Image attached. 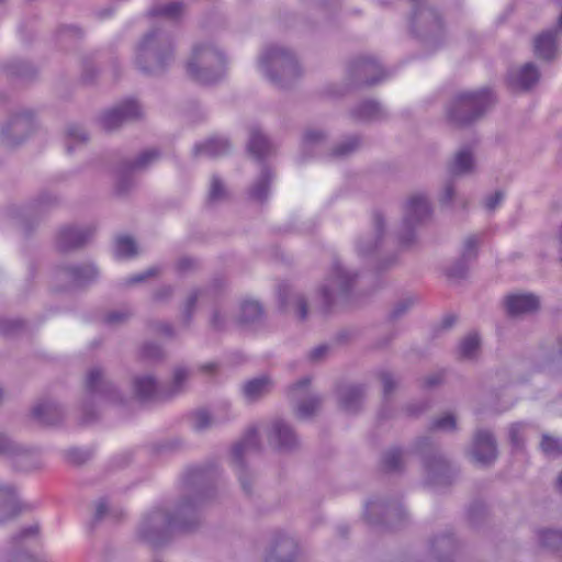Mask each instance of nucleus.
<instances>
[{
    "instance_id": "obj_5",
    "label": "nucleus",
    "mask_w": 562,
    "mask_h": 562,
    "mask_svg": "<svg viewBox=\"0 0 562 562\" xmlns=\"http://www.w3.org/2000/svg\"><path fill=\"white\" fill-rule=\"evenodd\" d=\"M358 273L346 269L338 260L333 266L317 289L322 308L328 311L334 305L347 299L348 294L356 284Z\"/></svg>"
},
{
    "instance_id": "obj_26",
    "label": "nucleus",
    "mask_w": 562,
    "mask_h": 562,
    "mask_svg": "<svg viewBox=\"0 0 562 562\" xmlns=\"http://www.w3.org/2000/svg\"><path fill=\"white\" fill-rule=\"evenodd\" d=\"M31 416L42 426H52L63 419L64 413L54 401L44 398L33 405Z\"/></svg>"
},
{
    "instance_id": "obj_24",
    "label": "nucleus",
    "mask_w": 562,
    "mask_h": 562,
    "mask_svg": "<svg viewBox=\"0 0 562 562\" xmlns=\"http://www.w3.org/2000/svg\"><path fill=\"white\" fill-rule=\"evenodd\" d=\"M476 159L470 146H463L456 151L448 162L447 170L451 177L470 176L475 171Z\"/></svg>"
},
{
    "instance_id": "obj_11",
    "label": "nucleus",
    "mask_w": 562,
    "mask_h": 562,
    "mask_svg": "<svg viewBox=\"0 0 562 562\" xmlns=\"http://www.w3.org/2000/svg\"><path fill=\"white\" fill-rule=\"evenodd\" d=\"M34 130V119L30 111L12 115L0 128V139L7 147L23 142Z\"/></svg>"
},
{
    "instance_id": "obj_54",
    "label": "nucleus",
    "mask_w": 562,
    "mask_h": 562,
    "mask_svg": "<svg viewBox=\"0 0 562 562\" xmlns=\"http://www.w3.org/2000/svg\"><path fill=\"white\" fill-rule=\"evenodd\" d=\"M541 450L547 456H560L562 454V440L555 439L553 437H550L548 435H544L542 437L541 443H540Z\"/></svg>"
},
{
    "instance_id": "obj_17",
    "label": "nucleus",
    "mask_w": 562,
    "mask_h": 562,
    "mask_svg": "<svg viewBox=\"0 0 562 562\" xmlns=\"http://www.w3.org/2000/svg\"><path fill=\"white\" fill-rule=\"evenodd\" d=\"M471 456L476 463L490 465L497 458L496 441L492 432L480 429L473 437Z\"/></svg>"
},
{
    "instance_id": "obj_12",
    "label": "nucleus",
    "mask_w": 562,
    "mask_h": 562,
    "mask_svg": "<svg viewBox=\"0 0 562 562\" xmlns=\"http://www.w3.org/2000/svg\"><path fill=\"white\" fill-rule=\"evenodd\" d=\"M310 378H303L293 384L289 391V397L295 403V414L299 418L306 419L313 416L321 406L318 395L310 392Z\"/></svg>"
},
{
    "instance_id": "obj_28",
    "label": "nucleus",
    "mask_w": 562,
    "mask_h": 562,
    "mask_svg": "<svg viewBox=\"0 0 562 562\" xmlns=\"http://www.w3.org/2000/svg\"><path fill=\"white\" fill-rule=\"evenodd\" d=\"M281 307L289 313H294L300 319L307 316V303L305 297L295 292L290 285H282L279 290Z\"/></svg>"
},
{
    "instance_id": "obj_30",
    "label": "nucleus",
    "mask_w": 562,
    "mask_h": 562,
    "mask_svg": "<svg viewBox=\"0 0 562 562\" xmlns=\"http://www.w3.org/2000/svg\"><path fill=\"white\" fill-rule=\"evenodd\" d=\"M21 509L15 490L9 485H0V524L14 518Z\"/></svg>"
},
{
    "instance_id": "obj_7",
    "label": "nucleus",
    "mask_w": 562,
    "mask_h": 562,
    "mask_svg": "<svg viewBox=\"0 0 562 562\" xmlns=\"http://www.w3.org/2000/svg\"><path fill=\"white\" fill-rule=\"evenodd\" d=\"M373 228L374 235L363 236L357 241V252L360 257L372 258L374 260L373 268L378 271H384L396 265L397 256L383 255L385 228V218L383 214L374 213Z\"/></svg>"
},
{
    "instance_id": "obj_20",
    "label": "nucleus",
    "mask_w": 562,
    "mask_h": 562,
    "mask_svg": "<svg viewBox=\"0 0 562 562\" xmlns=\"http://www.w3.org/2000/svg\"><path fill=\"white\" fill-rule=\"evenodd\" d=\"M269 442L276 445L279 450L292 451L299 447V438L293 428L282 419L272 422L268 432Z\"/></svg>"
},
{
    "instance_id": "obj_36",
    "label": "nucleus",
    "mask_w": 562,
    "mask_h": 562,
    "mask_svg": "<svg viewBox=\"0 0 562 562\" xmlns=\"http://www.w3.org/2000/svg\"><path fill=\"white\" fill-rule=\"evenodd\" d=\"M160 158L159 150L149 148L140 153L134 160L126 161L122 165L120 172L125 176L131 172L146 170Z\"/></svg>"
},
{
    "instance_id": "obj_35",
    "label": "nucleus",
    "mask_w": 562,
    "mask_h": 562,
    "mask_svg": "<svg viewBox=\"0 0 562 562\" xmlns=\"http://www.w3.org/2000/svg\"><path fill=\"white\" fill-rule=\"evenodd\" d=\"M231 144L225 137H212L204 143L194 146V156H204L210 158L220 157L228 153Z\"/></svg>"
},
{
    "instance_id": "obj_9",
    "label": "nucleus",
    "mask_w": 562,
    "mask_h": 562,
    "mask_svg": "<svg viewBox=\"0 0 562 562\" xmlns=\"http://www.w3.org/2000/svg\"><path fill=\"white\" fill-rule=\"evenodd\" d=\"M411 1L414 2V10L409 20L412 32L425 41H437L443 32L440 14L435 8L420 0Z\"/></svg>"
},
{
    "instance_id": "obj_40",
    "label": "nucleus",
    "mask_w": 562,
    "mask_h": 562,
    "mask_svg": "<svg viewBox=\"0 0 562 562\" xmlns=\"http://www.w3.org/2000/svg\"><path fill=\"white\" fill-rule=\"evenodd\" d=\"M272 180V173L268 168H263L255 181L254 186L250 188V196L256 201H265L269 194V187Z\"/></svg>"
},
{
    "instance_id": "obj_37",
    "label": "nucleus",
    "mask_w": 562,
    "mask_h": 562,
    "mask_svg": "<svg viewBox=\"0 0 562 562\" xmlns=\"http://www.w3.org/2000/svg\"><path fill=\"white\" fill-rule=\"evenodd\" d=\"M351 115L363 122L382 120L385 116L384 109L375 101H362L352 111Z\"/></svg>"
},
{
    "instance_id": "obj_4",
    "label": "nucleus",
    "mask_w": 562,
    "mask_h": 562,
    "mask_svg": "<svg viewBox=\"0 0 562 562\" xmlns=\"http://www.w3.org/2000/svg\"><path fill=\"white\" fill-rule=\"evenodd\" d=\"M258 64L267 79L280 87L290 85L301 76V67L294 53L280 45L266 46Z\"/></svg>"
},
{
    "instance_id": "obj_10",
    "label": "nucleus",
    "mask_w": 562,
    "mask_h": 562,
    "mask_svg": "<svg viewBox=\"0 0 562 562\" xmlns=\"http://www.w3.org/2000/svg\"><path fill=\"white\" fill-rule=\"evenodd\" d=\"M417 449L424 458L427 482L431 485L448 484L452 474L449 462L441 454L432 452L431 443L427 438L418 440Z\"/></svg>"
},
{
    "instance_id": "obj_13",
    "label": "nucleus",
    "mask_w": 562,
    "mask_h": 562,
    "mask_svg": "<svg viewBox=\"0 0 562 562\" xmlns=\"http://www.w3.org/2000/svg\"><path fill=\"white\" fill-rule=\"evenodd\" d=\"M348 71L358 83L363 85H375L387 76V72L372 56L356 58L349 65Z\"/></svg>"
},
{
    "instance_id": "obj_51",
    "label": "nucleus",
    "mask_w": 562,
    "mask_h": 562,
    "mask_svg": "<svg viewBox=\"0 0 562 562\" xmlns=\"http://www.w3.org/2000/svg\"><path fill=\"white\" fill-rule=\"evenodd\" d=\"M529 428L526 423H514L509 426V440L515 448H521L524 445V435Z\"/></svg>"
},
{
    "instance_id": "obj_14",
    "label": "nucleus",
    "mask_w": 562,
    "mask_h": 562,
    "mask_svg": "<svg viewBox=\"0 0 562 562\" xmlns=\"http://www.w3.org/2000/svg\"><path fill=\"white\" fill-rule=\"evenodd\" d=\"M260 449V439L255 428L249 429L244 438L237 442L232 451L233 460L238 465V477L243 490L246 494L251 493L250 482L247 472L243 467V458L251 452H257Z\"/></svg>"
},
{
    "instance_id": "obj_45",
    "label": "nucleus",
    "mask_w": 562,
    "mask_h": 562,
    "mask_svg": "<svg viewBox=\"0 0 562 562\" xmlns=\"http://www.w3.org/2000/svg\"><path fill=\"white\" fill-rule=\"evenodd\" d=\"M540 546L547 550H559L562 548V531L541 530L538 535Z\"/></svg>"
},
{
    "instance_id": "obj_59",
    "label": "nucleus",
    "mask_w": 562,
    "mask_h": 562,
    "mask_svg": "<svg viewBox=\"0 0 562 562\" xmlns=\"http://www.w3.org/2000/svg\"><path fill=\"white\" fill-rule=\"evenodd\" d=\"M139 355L146 360H158L162 357L164 352L160 346L151 342H146L142 346Z\"/></svg>"
},
{
    "instance_id": "obj_43",
    "label": "nucleus",
    "mask_w": 562,
    "mask_h": 562,
    "mask_svg": "<svg viewBox=\"0 0 562 562\" xmlns=\"http://www.w3.org/2000/svg\"><path fill=\"white\" fill-rule=\"evenodd\" d=\"M183 11V3L179 0H171L164 4H157L150 10L153 16H162L167 20L177 19Z\"/></svg>"
},
{
    "instance_id": "obj_55",
    "label": "nucleus",
    "mask_w": 562,
    "mask_h": 562,
    "mask_svg": "<svg viewBox=\"0 0 562 562\" xmlns=\"http://www.w3.org/2000/svg\"><path fill=\"white\" fill-rule=\"evenodd\" d=\"M360 146V139L356 136H351L344 140L333 150L335 157H345L357 150Z\"/></svg>"
},
{
    "instance_id": "obj_19",
    "label": "nucleus",
    "mask_w": 562,
    "mask_h": 562,
    "mask_svg": "<svg viewBox=\"0 0 562 562\" xmlns=\"http://www.w3.org/2000/svg\"><path fill=\"white\" fill-rule=\"evenodd\" d=\"M296 555V541L285 533H280L273 538L265 562H294Z\"/></svg>"
},
{
    "instance_id": "obj_34",
    "label": "nucleus",
    "mask_w": 562,
    "mask_h": 562,
    "mask_svg": "<svg viewBox=\"0 0 562 562\" xmlns=\"http://www.w3.org/2000/svg\"><path fill=\"white\" fill-rule=\"evenodd\" d=\"M337 394L340 407L347 413H355L360 408L364 391L360 385H342Z\"/></svg>"
},
{
    "instance_id": "obj_16",
    "label": "nucleus",
    "mask_w": 562,
    "mask_h": 562,
    "mask_svg": "<svg viewBox=\"0 0 562 562\" xmlns=\"http://www.w3.org/2000/svg\"><path fill=\"white\" fill-rule=\"evenodd\" d=\"M87 397L93 401L95 397L116 401V391L111 381L108 380L104 371L100 367L91 368L85 381Z\"/></svg>"
},
{
    "instance_id": "obj_48",
    "label": "nucleus",
    "mask_w": 562,
    "mask_h": 562,
    "mask_svg": "<svg viewBox=\"0 0 562 562\" xmlns=\"http://www.w3.org/2000/svg\"><path fill=\"white\" fill-rule=\"evenodd\" d=\"M137 254L136 244L133 238L121 236L115 241V256L117 258H132Z\"/></svg>"
},
{
    "instance_id": "obj_64",
    "label": "nucleus",
    "mask_w": 562,
    "mask_h": 562,
    "mask_svg": "<svg viewBox=\"0 0 562 562\" xmlns=\"http://www.w3.org/2000/svg\"><path fill=\"white\" fill-rule=\"evenodd\" d=\"M504 192L503 191H496L490 195H487L484 200V207L488 212H493L501 205V203L504 200Z\"/></svg>"
},
{
    "instance_id": "obj_2",
    "label": "nucleus",
    "mask_w": 562,
    "mask_h": 562,
    "mask_svg": "<svg viewBox=\"0 0 562 562\" xmlns=\"http://www.w3.org/2000/svg\"><path fill=\"white\" fill-rule=\"evenodd\" d=\"M173 61V40L160 27L147 32L137 45L135 65L144 74L160 75Z\"/></svg>"
},
{
    "instance_id": "obj_15",
    "label": "nucleus",
    "mask_w": 562,
    "mask_h": 562,
    "mask_svg": "<svg viewBox=\"0 0 562 562\" xmlns=\"http://www.w3.org/2000/svg\"><path fill=\"white\" fill-rule=\"evenodd\" d=\"M142 115L140 105L134 100H126L111 110L104 112L100 117V124L105 131H114L122 124L133 121Z\"/></svg>"
},
{
    "instance_id": "obj_53",
    "label": "nucleus",
    "mask_w": 562,
    "mask_h": 562,
    "mask_svg": "<svg viewBox=\"0 0 562 562\" xmlns=\"http://www.w3.org/2000/svg\"><path fill=\"white\" fill-rule=\"evenodd\" d=\"M431 429L442 431H453L457 429L456 416L451 413H446L442 416L434 419Z\"/></svg>"
},
{
    "instance_id": "obj_32",
    "label": "nucleus",
    "mask_w": 562,
    "mask_h": 562,
    "mask_svg": "<svg viewBox=\"0 0 562 562\" xmlns=\"http://www.w3.org/2000/svg\"><path fill=\"white\" fill-rule=\"evenodd\" d=\"M272 387L273 382L271 379L261 375L245 382L241 391L245 400L249 403H254L268 395Z\"/></svg>"
},
{
    "instance_id": "obj_52",
    "label": "nucleus",
    "mask_w": 562,
    "mask_h": 562,
    "mask_svg": "<svg viewBox=\"0 0 562 562\" xmlns=\"http://www.w3.org/2000/svg\"><path fill=\"white\" fill-rule=\"evenodd\" d=\"M211 414L213 416L216 427L231 422L235 417V415L232 411L231 404H228V403H223V404L218 405L214 409V412H211Z\"/></svg>"
},
{
    "instance_id": "obj_58",
    "label": "nucleus",
    "mask_w": 562,
    "mask_h": 562,
    "mask_svg": "<svg viewBox=\"0 0 562 562\" xmlns=\"http://www.w3.org/2000/svg\"><path fill=\"white\" fill-rule=\"evenodd\" d=\"M106 516L117 517V513L109 507L108 502L104 498L99 499L94 505L93 520L100 521Z\"/></svg>"
},
{
    "instance_id": "obj_44",
    "label": "nucleus",
    "mask_w": 562,
    "mask_h": 562,
    "mask_svg": "<svg viewBox=\"0 0 562 562\" xmlns=\"http://www.w3.org/2000/svg\"><path fill=\"white\" fill-rule=\"evenodd\" d=\"M480 350V338L472 333L465 336L459 346V355L463 359H474Z\"/></svg>"
},
{
    "instance_id": "obj_49",
    "label": "nucleus",
    "mask_w": 562,
    "mask_h": 562,
    "mask_svg": "<svg viewBox=\"0 0 562 562\" xmlns=\"http://www.w3.org/2000/svg\"><path fill=\"white\" fill-rule=\"evenodd\" d=\"M405 461V452L398 448L386 451L383 456V465L387 471L400 470Z\"/></svg>"
},
{
    "instance_id": "obj_38",
    "label": "nucleus",
    "mask_w": 562,
    "mask_h": 562,
    "mask_svg": "<svg viewBox=\"0 0 562 562\" xmlns=\"http://www.w3.org/2000/svg\"><path fill=\"white\" fill-rule=\"evenodd\" d=\"M263 308L261 304L254 300L244 301L239 307L238 322L243 325H252L261 322Z\"/></svg>"
},
{
    "instance_id": "obj_29",
    "label": "nucleus",
    "mask_w": 562,
    "mask_h": 562,
    "mask_svg": "<svg viewBox=\"0 0 562 562\" xmlns=\"http://www.w3.org/2000/svg\"><path fill=\"white\" fill-rule=\"evenodd\" d=\"M533 53L542 60H553L558 56L557 30H548L533 40Z\"/></svg>"
},
{
    "instance_id": "obj_39",
    "label": "nucleus",
    "mask_w": 562,
    "mask_h": 562,
    "mask_svg": "<svg viewBox=\"0 0 562 562\" xmlns=\"http://www.w3.org/2000/svg\"><path fill=\"white\" fill-rule=\"evenodd\" d=\"M248 150L259 159L266 157L272 150L271 143L258 127L250 130Z\"/></svg>"
},
{
    "instance_id": "obj_57",
    "label": "nucleus",
    "mask_w": 562,
    "mask_h": 562,
    "mask_svg": "<svg viewBox=\"0 0 562 562\" xmlns=\"http://www.w3.org/2000/svg\"><path fill=\"white\" fill-rule=\"evenodd\" d=\"M479 244L480 237L477 235L467 237L463 244L461 257L463 259L472 260L476 256Z\"/></svg>"
},
{
    "instance_id": "obj_31",
    "label": "nucleus",
    "mask_w": 562,
    "mask_h": 562,
    "mask_svg": "<svg viewBox=\"0 0 562 562\" xmlns=\"http://www.w3.org/2000/svg\"><path fill=\"white\" fill-rule=\"evenodd\" d=\"M63 273L70 283L76 286H83L97 280L98 269L91 263L74 265L66 267Z\"/></svg>"
},
{
    "instance_id": "obj_50",
    "label": "nucleus",
    "mask_w": 562,
    "mask_h": 562,
    "mask_svg": "<svg viewBox=\"0 0 562 562\" xmlns=\"http://www.w3.org/2000/svg\"><path fill=\"white\" fill-rule=\"evenodd\" d=\"M205 295L204 290L193 291L186 301L182 311V323L184 326H189L196 302Z\"/></svg>"
},
{
    "instance_id": "obj_60",
    "label": "nucleus",
    "mask_w": 562,
    "mask_h": 562,
    "mask_svg": "<svg viewBox=\"0 0 562 562\" xmlns=\"http://www.w3.org/2000/svg\"><path fill=\"white\" fill-rule=\"evenodd\" d=\"M415 303L413 297H404L395 303L394 307L391 311V318L397 319L402 317Z\"/></svg>"
},
{
    "instance_id": "obj_56",
    "label": "nucleus",
    "mask_w": 562,
    "mask_h": 562,
    "mask_svg": "<svg viewBox=\"0 0 562 562\" xmlns=\"http://www.w3.org/2000/svg\"><path fill=\"white\" fill-rule=\"evenodd\" d=\"M226 196V190L223 182L216 176L212 177L211 187L209 192V202L216 203L224 200Z\"/></svg>"
},
{
    "instance_id": "obj_18",
    "label": "nucleus",
    "mask_w": 562,
    "mask_h": 562,
    "mask_svg": "<svg viewBox=\"0 0 562 562\" xmlns=\"http://www.w3.org/2000/svg\"><path fill=\"white\" fill-rule=\"evenodd\" d=\"M458 554L459 543L449 532L437 535L429 542V555L437 562H454Z\"/></svg>"
},
{
    "instance_id": "obj_46",
    "label": "nucleus",
    "mask_w": 562,
    "mask_h": 562,
    "mask_svg": "<svg viewBox=\"0 0 562 562\" xmlns=\"http://www.w3.org/2000/svg\"><path fill=\"white\" fill-rule=\"evenodd\" d=\"M191 424L196 431H205L216 427L211 412L204 408L198 409L192 414Z\"/></svg>"
},
{
    "instance_id": "obj_6",
    "label": "nucleus",
    "mask_w": 562,
    "mask_h": 562,
    "mask_svg": "<svg viewBox=\"0 0 562 562\" xmlns=\"http://www.w3.org/2000/svg\"><path fill=\"white\" fill-rule=\"evenodd\" d=\"M493 103V94L487 89L460 92L452 100L448 116L454 124L465 125L481 117Z\"/></svg>"
},
{
    "instance_id": "obj_21",
    "label": "nucleus",
    "mask_w": 562,
    "mask_h": 562,
    "mask_svg": "<svg viewBox=\"0 0 562 562\" xmlns=\"http://www.w3.org/2000/svg\"><path fill=\"white\" fill-rule=\"evenodd\" d=\"M91 226L65 227L57 235L56 245L60 251H69L85 245L92 236Z\"/></svg>"
},
{
    "instance_id": "obj_27",
    "label": "nucleus",
    "mask_w": 562,
    "mask_h": 562,
    "mask_svg": "<svg viewBox=\"0 0 562 562\" xmlns=\"http://www.w3.org/2000/svg\"><path fill=\"white\" fill-rule=\"evenodd\" d=\"M539 305L538 296L531 293L509 294L505 299L506 312L510 316H520L536 312Z\"/></svg>"
},
{
    "instance_id": "obj_62",
    "label": "nucleus",
    "mask_w": 562,
    "mask_h": 562,
    "mask_svg": "<svg viewBox=\"0 0 562 562\" xmlns=\"http://www.w3.org/2000/svg\"><path fill=\"white\" fill-rule=\"evenodd\" d=\"M131 316L127 310L112 311L105 315V323L109 325H119L126 322Z\"/></svg>"
},
{
    "instance_id": "obj_3",
    "label": "nucleus",
    "mask_w": 562,
    "mask_h": 562,
    "mask_svg": "<svg viewBox=\"0 0 562 562\" xmlns=\"http://www.w3.org/2000/svg\"><path fill=\"white\" fill-rule=\"evenodd\" d=\"M226 56L213 42L198 43L187 63L188 76L202 85L214 83L226 72Z\"/></svg>"
},
{
    "instance_id": "obj_25",
    "label": "nucleus",
    "mask_w": 562,
    "mask_h": 562,
    "mask_svg": "<svg viewBox=\"0 0 562 562\" xmlns=\"http://www.w3.org/2000/svg\"><path fill=\"white\" fill-rule=\"evenodd\" d=\"M135 395L143 400H166L165 386L160 385L156 378L149 373L139 374L133 380Z\"/></svg>"
},
{
    "instance_id": "obj_23",
    "label": "nucleus",
    "mask_w": 562,
    "mask_h": 562,
    "mask_svg": "<svg viewBox=\"0 0 562 562\" xmlns=\"http://www.w3.org/2000/svg\"><path fill=\"white\" fill-rule=\"evenodd\" d=\"M540 79V71L533 63H526L519 68L512 69L508 74V83L514 90L528 91Z\"/></svg>"
},
{
    "instance_id": "obj_41",
    "label": "nucleus",
    "mask_w": 562,
    "mask_h": 562,
    "mask_svg": "<svg viewBox=\"0 0 562 562\" xmlns=\"http://www.w3.org/2000/svg\"><path fill=\"white\" fill-rule=\"evenodd\" d=\"M88 140V134L86 131L77 124H70L66 128L65 144L66 149L70 154L75 146L83 145Z\"/></svg>"
},
{
    "instance_id": "obj_63",
    "label": "nucleus",
    "mask_w": 562,
    "mask_h": 562,
    "mask_svg": "<svg viewBox=\"0 0 562 562\" xmlns=\"http://www.w3.org/2000/svg\"><path fill=\"white\" fill-rule=\"evenodd\" d=\"M11 75L19 77H29L32 75V67L25 61H15L9 66Z\"/></svg>"
},
{
    "instance_id": "obj_42",
    "label": "nucleus",
    "mask_w": 562,
    "mask_h": 562,
    "mask_svg": "<svg viewBox=\"0 0 562 562\" xmlns=\"http://www.w3.org/2000/svg\"><path fill=\"white\" fill-rule=\"evenodd\" d=\"M189 376L190 372L186 367L179 366L175 368L171 383L168 387H165L166 398L179 394L183 390Z\"/></svg>"
},
{
    "instance_id": "obj_61",
    "label": "nucleus",
    "mask_w": 562,
    "mask_h": 562,
    "mask_svg": "<svg viewBox=\"0 0 562 562\" xmlns=\"http://www.w3.org/2000/svg\"><path fill=\"white\" fill-rule=\"evenodd\" d=\"M470 260L469 259H463L462 257L460 258L459 261H457L456 263H453L452 266H450L447 270V274L449 278H453V279H461L463 277H465L467 272H468V262Z\"/></svg>"
},
{
    "instance_id": "obj_33",
    "label": "nucleus",
    "mask_w": 562,
    "mask_h": 562,
    "mask_svg": "<svg viewBox=\"0 0 562 562\" xmlns=\"http://www.w3.org/2000/svg\"><path fill=\"white\" fill-rule=\"evenodd\" d=\"M37 532V527H29L11 539V549L5 562H40L32 557L23 547L22 540Z\"/></svg>"
},
{
    "instance_id": "obj_1",
    "label": "nucleus",
    "mask_w": 562,
    "mask_h": 562,
    "mask_svg": "<svg viewBox=\"0 0 562 562\" xmlns=\"http://www.w3.org/2000/svg\"><path fill=\"white\" fill-rule=\"evenodd\" d=\"M191 488L173 508L156 507L147 513L138 527V536L153 546L168 541L176 532L191 531L200 522L199 509L209 496L207 473L202 468L188 472Z\"/></svg>"
},
{
    "instance_id": "obj_22",
    "label": "nucleus",
    "mask_w": 562,
    "mask_h": 562,
    "mask_svg": "<svg viewBox=\"0 0 562 562\" xmlns=\"http://www.w3.org/2000/svg\"><path fill=\"white\" fill-rule=\"evenodd\" d=\"M366 516L371 524H386L389 528H396L397 525L392 522L393 517H403L402 508L386 504L382 501H371L366 506Z\"/></svg>"
},
{
    "instance_id": "obj_47",
    "label": "nucleus",
    "mask_w": 562,
    "mask_h": 562,
    "mask_svg": "<svg viewBox=\"0 0 562 562\" xmlns=\"http://www.w3.org/2000/svg\"><path fill=\"white\" fill-rule=\"evenodd\" d=\"M326 140V134L317 128H308L304 133L302 148L304 151H310L315 147L322 146Z\"/></svg>"
},
{
    "instance_id": "obj_8",
    "label": "nucleus",
    "mask_w": 562,
    "mask_h": 562,
    "mask_svg": "<svg viewBox=\"0 0 562 562\" xmlns=\"http://www.w3.org/2000/svg\"><path fill=\"white\" fill-rule=\"evenodd\" d=\"M431 210L427 196L420 193L411 195L403 209V221L397 234L398 244L402 248L411 247L415 240V228L423 224L429 216Z\"/></svg>"
}]
</instances>
